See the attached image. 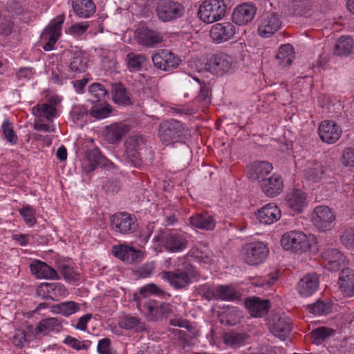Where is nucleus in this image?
I'll use <instances>...</instances> for the list:
<instances>
[{
    "mask_svg": "<svg viewBox=\"0 0 354 354\" xmlns=\"http://www.w3.org/2000/svg\"><path fill=\"white\" fill-rule=\"evenodd\" d=\"M88 93L91 95L88 100L92 103L104 100L105 97L108 95V91L99 83L92 84L89 86Z\"/></svg>",
    "mask_w": 354,
    "mask_h": 354,
    "instance_id": "09e8293b",
    "label": "nucleus"
},
{
    "mask_svg": "<svg viewBox=\"0 0 354 354\" xmlns=\"http://www.w3.org/2000/svg\"><path fill=\"white\" fill-rule=\"evenodd\" d=\"M2 134L8 142L15 145L18 142V136L14 131L13 124L8 119L3 121L1 126Z\"/></svg>",
    "mask_w": 354,
    "mask_h": 354,
    "instance_id": "de8ad7c7",
    "label": "nucleus"
},
{
    "mask_svg": "<svg viewBox=\"0 0 354 354\" xmlns=\"http://www.w3.org/2000/svg\"><path fill=\"white\" fill-rule=\"evenodd\" d=\"M245 306L252 317H258L266 315L270 308L269 301L259 297L248 298Z\"/></svg>",
    "mask_w": 354,
    "mask_h": 354,
    "instance_id": "7c9ffc66",
    "label": "nucleus"
},
{
    "mask_svg": "<svg viewBox=\"0 0 354 354\" xmlns=\"http://www.w3.org/2000/svg\"><path fill=\"white\" fill-rule=\"evenodd\" d=\"M129 130V128L126 124L114 123L105 128L104 137L109 143L116 144L121 141Z\"/></svg>",
    "mask_w": 354,
    "mask_h": 354,
    "instance_id": "c756f323",
    "label": "nucleus"
},
{
    "mask_svg": "<svg viewBox=\"0 0 354 354\" xmlns=\"http://www.w3.org/2000/svg\"><path fill=\"white\" fill-rule=\"evenodd\" d=\"M245 339L246 335L245 334L233 331L226 333L223 336L224 343L233 348L240 347L244 344Z\"/></svg>",
    "mask_w": 354,
    "mask_h": 354,
    "instance_id": "8fccbe9b",
    "label": "nucleus"
},
{
    "mask_svg": "<svg viewBox=\"0 0 354 354\" xmlns=\"http://www.w3.org/2000/svg\"><path fill=\"white\" fill-rule=\"evenodd\" d=\"M353 47V40L351 37L342 36L337 40L335 48L334 53L339 56L350 54Z\"/></svg>",
    "mask_w": 354,
    "mask_h": 354,
    "instance_id": "37998d69",
    "label": "nucleus"
},
{
    "mask_svg": "<svg viewBox=\"0 0 354 354\" xmlns=\"http://www.w3.org/2000/svg\"><path fill=\"white\" fill-rule=\"evenodd\" d=\"M156 68L164 71H170L178 67L180 57L168 49H160L151 57Z\"/></svg>",
    "mask_w": 354,
    "mask_h": 354,
    "instance_id": "4468645a",
    "label": "nucleus"
},
{
    "mask_svg": "<svg viewBox=\"0 0 354 354\" xmlns=\"http://www.w3.org/2000/svg\"><path fill=\"white\" fill-rule=\"evenodd\" d=\"M63 342L76 351L86 350L88 348V346L83 342L70 335H67Z\"/></svg>",
    "mask_w": 354,
    "mask_h": 354,
    "instance_id": "0e129e2a",
    "label": "nucleus"
},
{
    "mask_svg": "<svg viewBox=\"0 0 354 354\" xmlns=\"http://www.w3.org/2000/svg\"><path fill=\"white\" fill-rule=\"evenodd\" d=\"M342 163L345 167H354V147H347L344 150Z\"/></svg>",
    "mask_w": 354,
    "mask_h": 354,
    "instance_id": "e2e57ef3",
    "label": "nucleus"
},
{
    "mask_svg": "<svg viewBox=\"0 0 354 354\" xmlns=\"http://www.w3.org/2000/svg\"><path fill=\"white\" fill-rule=\"evenodd\" d=\"M254 6L243 3L237 6L232 14L233 22L239 26L245 25L250 22L256 15Z\"/></svg>",
    "mask_w": 354,
    "mask_h": 354,
    "instance_id": "b1692460",
    "label": "nucleus"
},
{
    "mask_svg": "<svg viewBox=\"0 0 354 354\" xmlns=\"http://www.w3.org/2000/svg\"><path fill=\"white\" fill-rule=\"evenodd\" d=\"M62 327V323L58 318L49 317L41 320L34 330L35 335H46L49 333L59 330Z\"/></svg>",
    "mask_w": 354,
    "mask_h": 354,
    "instance_id": "c9c22d12",
    "label": "nucleus"
},
{
    "mask_svg": "<svg viewBox=\"0 0 354 354\" xmlns=\"http://www.w3.org/2000/svg\"><path fill=\"white\" fill-rule=\"evenodd\" d=\"M225 12L223 0H205L199 6L198 16L204 23L211 24L221 19Z\"/></svg>",
    "mask_w": 354,
    "mask_h": 354,
    "instance_id": "20e7f679",
    "label": "nucleus"
},
{
    "mask_svg": "<svg viewBox=\"0 0 354 354\" xmlns=\"http://www.w3.org/2000/svg\"><path fill=\"white\" fill-rule=\"evenodd\" d=\"M281 244L286 250L304 253L310 248L311 241L310 237L302 231L290 230L283 234Z\"/></svg>",
    "mask_w": 354,
    "mask_h": 354,
    "instance_id": "7ed1b4c3",
    "label": "nucleus"
},
{
    "mask_svg": "<svg viewBox=\"0 0 354 354\" xmlns=\"http://www.w3.org/2000/svg\"><path fill=\"white\" fill-rule=\"evenodd\" d=\"M93 104L89 111V113L93 118L98 120L104 119L109 117L112 112L111 106L105 100Z\"/></svg>",
    "mask_w": 354,
    "mask_h": 354,
    "instance_id": "a19ab883",
    "label": "nucleus"
},
{
    "mask_svg": "<svg viewBox=\"0 0 354 354\" xmlns=\"http://www.w3.org/2000/svg\"><path fill=\"white\" fill-rule=\"evenodd\" d=\"M137 308L149 320L153 321L171 312L169 304L160 302L150 298H134Z\"/></svg>",
    "mask_w": 354,
    "mask_h": 354,
    "instance_id": "f03ea898",
    "label": "nucleus"
},
{
    "mask_svg": "<svg viewBox=\"0 0 354 354\" xmlns=\"http://www.w3.org/2000/svg\"><path fill=\"white\" fill-rule=\"evenodd\" d=\"M270 330L275 337L285 340L292 330L290 320L287 317H279L273 321Z\"/></svg>",
    "mask_w": 354,
    "mask_h": 354,
    "instance_id": "72a5a7b5",
    "label": "nucleus"
},
{
    "mask_svg": "<svg viewBox=\"0 0 354 354\" xmlns=\"http://www.w3.org/2000/svg\"><path fill=\"white\" fill-rule=\"evenodd\" d=\"M38 296L44 299L58 300L68 295V290L61 283H42L36 290Z\"/></svg>",
    "mask_w": 354,
    "mask_h": 354,
    "instance_id": "dca6fc26",
    "label": "nucleus"
},
{
    "mask_svg": "<svg viewBox=\"0 0 354 354\" xmlns=\"http://www.w3.org/2000/svg\"><path fill=\"white\" fill-rule=\"evenodd\" d=\"M97 350L100 354H113L111 348V340L109 338L100 339Z\"/></svg>",
    "mask_w": 354,
    "mask_h": 354,
    "instance_id": "338daca9",
    "label": "nucleus"
},
{
    "mask_svg": "<svg viewBox=\"0 0 354 354\" xmlns=\"http://www.w3.org/2000/svg\"><path fill=\"white\" fill-rule=\"evenodd\" d=\"M80 309V304L73 301H63L52 306L53 313L60 314L66 317L76 313Z\"/></svg>",
    "mask_w": 354,
    "mask_h": 354,
    "instance_id": "ea45409f",
    "label": "nucleus"
},
{
    "mask_svg": "<svg viewBox=\"0 0 354 354\" xmlns=\"http://www.w3.org/2000/svg\"><path fill=\"white\" fill-rule=\"evenodd\" d=\"M112 229L122 234H130L138 228V223L135 216L127 212H119L111 217Z\"/></svg>",
    "mask_w": 354,
    "mask_h": 354,
    "instance_id": "9d476101",
    "label": "nucleus"
},
{
    "mask_svg": "<svg viewBox=\"0 0 354 354\" xmlns=\"http://www.w3.org/2000/svg\"><path fill=\"white\" fill-rule=\"evenodd\" d=\"M236 32V28L233 23L218 22L211 26L209 37L214 44H221L232 39Z\"/></svg>",
    "mask_w": 354,
    "mask_h": 354,
    "instance_id": "ddd939ff",
    "label": "nucleus"
},
{
    "mask_svg": "<svg viewBox=\"0 0 354 354\" xmlns=\"http://www.w3.org/2000/svg\"><path fill=\"white\" fill-rule=\"evenodd\" d=\"M335 220V216L328 206L319 205L313 210L312 222L319 231L330 230L334 225Z\"/></svg>",
    "mask_w": 354,
    "mask_h": 354,
    "instance_id": "f8f14e48",
    "label": "nucleus"
},
{
    "mask_svg": "<svg viewBox=\"0 0 354 354\" xmlns=\"http://www.w3.org/2000/svg\"><path fill=\"white\" fill-rule=\"evenodd\" d=\"M268 253L269 250L265 243L255 241L244 244L241 248V256L245 263L256 266L263 263Z\"/></svg>",
    "mask_w": 354,
    "mask_h": 354,
    "instance_id": "423d86ee",
    "label": "nucleus"
},
{
    "mask_svg": "<svg viewBox=\"0 0 354 354\" xmlns=\"http://www.w3.org/2000/svg\"><path fill=\"white\" fill-rule=\"evenodd\" d=\"M185 12L183 6L171 0H160L156 8L158 19L164 22L172 21L182 17Z\"/></svg>",
    "mask_w": 354,
    "mask_h": 354,
    "instance_id": "1a4fd4ad",
    "label": "nucleus"
},
{
    "mask_svg": "<svg viewBox=\"0 0 354 354\" xmlns=\"http://www.w3.org/2000/svg\"><path fill=\"white\" fill-rule=\"evenodd\" d=\"M64 21L63 16L54 19L42 32L41 41L44 43V50L50 51L55 48V44L62 34V26Z\"/></svg>",
    "mask_w": 354,
    "mask_h": 354,
    "instance_id": "9b49d317",
    "label": "nucleus"
},
{
    "mask_svg": "<svg viewBox=\"0 0 354 354\" xmlns=\"http://www.w3.org/2000/svg\"><path fill=\"white\" fill-rule=\"evenodd\" d=\"M32 113L37 117H44L49 120L57 117V109L54 106L42 103L32 107Z\"/></svg>",
    "mask_w": 354,
    "mask_h": 354,
    "instance_id": "c03bdc74",
    "label": "nucleus"
},
{
    "mask_svg": "<svg viewBox=\"0 0 354 354\" xmlns=\"http://www.w3.org/2000/svg\"><path fill=\"white\" fill-rule=\"evenodd\" d=\"M235 67L233 57L223 52L214 54L208 62L209 71L217 76L232 73Z\"/></svg>",
    "mask_w": 354,
    "mask_h": 354,
    "instance_id": "0eeeda50",
    "label": "nucleus"
},
{
    "mask_svg": "<svg viewBox=\"0 0 354 354\" xmlns=\"http://www.w3.org/2000/svg\"><path fill=\"white\" fill-rule=\"evenodd\" d=\"M185 130V125L183 122L172 119L160 123L158 136L165 145H169L178 142L183 138Z\"/></svg>",
    "mask_w": 354,
    "mask_h": 354,
    "instance_id": "39448f33",
    "label": "nucleus"
},
{
    "mask_svg": "<svg viewBox=\"0 0 354 354\" xmlns=\"http://www.w3.org/2000/svg\"><path fill=\"white\" fill-rule=\"evenodd\" d=\"M272 169V164L268 161H254L247 166L246 174L250 180L257 181L261 184Z\"/></svg>",
    "mask_w": 354,
    "mask_h": 354,
    "instance_id": "6ab92c4d",
    "label": "nucleus"
},
{
    "mask_svg": "<svg viewBox=\"0 0 354 354\" xmlns=\"http://www.w3.org/2000/svg\"><path fill=\"white\" fill-rule=\"evenodd\" d=\"M159 239L155 237L154 240ZM160 244L169 252H180L187 248V234L182 232L170 230L163 233L160 237Z\"/></svg>",
    "mask_w": 354,
    "mask_h": 354,
    "instance_id": "6e6552de",
    "label": "nucleus"
},
{
    "mask_svg": "<svg viewBox=\"0 0 354 354\" xmlns=\"http://www.w3.org/2000/svg\"><path fill=\"white\" fill-rule=\"evenodd\" d=\"M113 100L120 105L128 106L131 104V97L126 88L121 83L115 84L113 90Z\"/></svg>",
    "mask_w": 354,
    "mask_h": 354,
    "instance_id": "79ce46f5",
    "label": "nucleus"
},
{
    "mask_svg": "<svg viewBox=\"0 0 354 354\" xmlns=\"http://www.w3.org/2000/svg\"><path fill=\"white\" fill-rule=\"evenodd\" d=\"M342 243L348 248H354V231L346 230L341 237Z\"/></svg>",
    "mask_w": 354,
    "mask_h": 354,
    "instance_id": "774afa93",
    "label": "nucleus"
},
{
    "mask_svg": "<svg viewBox=\"0 0 354 354\" xmlns=\"http://www.w3.org/2000/svg\"><path fill=\"white\" fill-rule=\"evenodd\" d=\"M139 82L142 84V91L147 96H150L156 93V87L153 77L142 75Z\"/></svg>",
    "mask_w": 354,
    "mask_h": 354,
    "instance_id": "052dcab7",
    "label": "nucleus"
},
{
    "mask_svg": "<svg viewBox=\"0 0 354 354\" xmlns=\"http://www.w3.org/2000/svg\"><path fill=\"white\" fill-rule=\"evenodd\" d=\"M127 158L135 166L141 165V151L145 148L146 140L143 136H130L125 142Z\"/></svg>",
    "mask_w": 354,
    "mask_h": 354,
    "instance_id": "2eb2a0df",
    "label": "nucleus"
},
{
    "mask_svg": "<svg viewBox=\"0 0 354 354\" xmlns=\"http://www.w3.org/2000/svg\"><path fill=\"white\" fill-rule=\"evenodd\" d=\"M331 310V305L328 302L317 301L309 306V312L316 316H320L329 313Z\"/></svg>",
    "mask_w": 354,
    "mask_h": 354,
    "instance_id": "bf43d9fd",
    "label": "nucleus"
},
{
    "mask_svg": "<svg viewBox=\"0 0 354 354\" xmlns=\"http://www.w3.org/2000/svg\"><path fill=\"white\" fill-rule=\"evenodd\" d=\"M277 278L274 276L268 275L266 277H259L256 279L252 284L257 287H261L264 289L269 288L276 281Z\"/></svg>",
    "mask_w": 354,
    "mask_h": 354,
    "instance_id": "69168bd1",
    "label": "nucleus"
},
{
    "mask_svg": "<svg viewBox=\"0 0 354 354\" xmlns=\"http://www.w3.org/2000/svg\"><path fill=\"white\" fill-rule=\"evenodd\" d=\"M120 328L126 330H136L142 331L145 330V324L140 319L134 316L126 315L119 322Z\"/></svg>",
    "mask_w": 354,
    "mask_h": 354,
    "instance_id": "a18cd8bd",
    "label": "nucleus"
},
{
    "mask_svg": "<svg viewBox=\"0 0 354 354\" xmlns=\"http://www.w3.org/2000/svg\"><path fill=\"white\" fill-rule=\"evenodd\" d=\"M164 293L163 290L155 283H148L140 288L139 295L134 298H149L150 295H161Z\"/></svg>",
    "mask_w": 354,
    "mask_h": 354,
    "instance_id": "6e6d98bb",
    "label": "nucleus"
},
{
    "mask_svg": "<svg viewBox=\"0 0 354 354\" xmlns=\"http://www.w3.org/2000/svg\"><path fill=\"white\" fill-rule=\"evenodd\" d=\"M281 210L274 203H270L260 208L257 216L260 223L270 225L281 218Z\"/></svg>",
    "mask_w": 354,
    "mask_h": 354,
    "instance_id": "393cba45",
    "label": "nucleus"
},
{
    "mask_svg": "<svg viewBox=\"0 0 354 354\" xmlns=\"http://www.w3.org/2000/svg\"><path fill=\"white\" fill-rule=\"evenodd\" d=\"M196 291L198 295L207 301L216 299V286H211L209 283H204L199 285L196 288Z\"/></svg>",
    "mask_w": 354,
    "mask_h": 354,
    "instance_id": "13d9d810",
    "label": "nucleus"
},
{
    "mask_svg": "<svg viewBox=\"0 0 354 354\" xmlns=\"http://www.w3.org/2000/svg\"><path fill=\"white\" fill-rule=\"evenodd\" d=\"M105 158L97 148L87 150L84 160V169L86 172L95 170L97 167L105 165Z\"/></svg>",
    "mask_w": 354,
    "mask_h": 354,
    "instance_id": "473e14b6",
    "label": "nucleus"
},
{
    "mask_svg": "<svg viewBox=\"0 0 354 354\" xmlns=\"http://www.w3.org/2000/svg\"><path fill=\"white\" fill-rule=\"evenodd\" d=\"M173 271H162L161 278L168 282L176 290L186 288L198 277L194 266L189 262L187 256L178 257L174 261Z\"/></svg>",
    "mask_w": 354,
    "mask_h": 354,
    "instance_id": "f257e3e1",
    "label": "nucleus"
},
{
    "mask_svg": "<svg viewBox=\"0 0 354 354\" xmlns=\"http://www.w3.org/2000/svg\"><path fill=\"white\" fill-rule=\"evenodd\" d=\"M136 39L140 45L147 48H153L163 41L160 33L144 28L138 29L136 31Z\"/></svg>",
    "mask_w": 354,
    "mask_h": 354,
    "instance_id": "bb28decb",
    "label": "nucleus"
},
{
    "mask_svg": "<svg viewBox=\"0 0 354 354\" xmlns=\"http://www.w3.org/2000/svg\"><path fill=\"white\" fill-rule=\"evenodd\" d=\"M59 270L63 278L70 282H75L80 279V273L71 266L63 263L59 266Z\"/></svg>",
    "mask_w": 354,
    "mask_h": 354,
    "instance_id": "5fc2aeb1",
    "label": "nucleus"
},
{
    "mask_svg": "<svg viewBox=\"0 0 354 354\" xmlns=\"http://www.w3.org/2000/svg\"><path fill=\"white\" fill-rule=\"evenodd\" d=\"M338 285L344 296H354V270L351 268L343 269L339 273Z\"/></svg>",
    "mask_w": 354,
    "mask_h": 354,
    "instance_id": "2f4dec72",
    "label": "nucleus"
},
{
    "mask_svg": "<svg viewBox=\"0 0 354 354\" xmlns=\"http://www.w3.org/2000/svg\"><path fill=\"white\" fill-rule=\"evenodd\" d=\"M318 133L323 142L333 144L339 139L342 130L334 121L324 120L320 123Z\"/></svg>",
    "mask_w": 354,
    "mask_h": 354,
    "instance_id": "aec40b11",
    "label": "nucleus"
},
{
    "mask_svg": "<svg viewBox=\"0 0 354 354\" xmlns=\"http://www.w3.org/2000/svg\"><path fill=\"white\" fill-rule=\"evenodd\" d=\"M287 205L295 213H301L308 205L307 194L301 189H294L287 195Z\"/></svg>",
    "mask_w": 354,
    "mask_h": 354,
    "instance_id": "a878e982",
    "label": "nucleus"
},
{
    "mask_svg": "<svg viewBox=\"0 0 354 354\" xmlns=\"http://www.w3.org/2000/svg\"><path fill=\"white\" fill-rule=\"evenodd\" d=\"M30 271L37 279H59L57 271L46 263L36 260L30 266Z\"/></svg>",
    "mask_w": 354,
    "mask_h": 354,
    "instance_id": "cd10ccee",
    "label": "nucleus"
},
{
    "mask_svg": "<svg viewBox=\"0 0 354 354\" xmlns=\"http://www.w3.org/2000/svg\"><path fill=\"white\" fill-rule=\"evenodd\" d=\"M294 49L290 44L281 45L276 55V58L283 66H289L292 62Z\"/></svg>",
    "mask_w": 354,
    "mask_h": 354,
    "instance_id": "49530a36",
    "label": "nucleus"
},
{
    "mask_svg": "<svg viewBox=\"0 0 354 354\" xmlns=\"http://www.w3.org/2000/svg\"><path fill=\"white\" fill-rule=\"evenodd\" d=\"M322 258L324 261V268L337 272L346 263V257L336 248H329L322 252Z\"/></svg>",
    "mask_w": 354,
    "mask_h": 354,
    "instance_id": "f3484780",
    "label": "nucleus"
},
{
    "mask_svg": "<svg viewBox=\"0 0 354 354\" xmlns=\"http://www.w3.org/2000/svg\"><path fill=\"white\" fill-rule=\"evenodd\" d=\"M189 221L192 227L203 230H212L216 223L214 216L208 212L192 215Z\"/></svg>",
    "mask_w": 354,
    "mask_h": 354,
    "instance_id": "c85d7f7f",
    "label": "nucleus"
},
{
    "mask_svg": "<svg viewBox=\"0 0 354 354\" xmlns=\"http://www.w3.org/2000/svg\"><path fill=\"white\" fill-rule=\"evenodd\" d=\"M260 186L263 192L267 196L274 197L282 192L283 189V180L279 174H273L269 178L263 180Z\"/></svg>",
    "mask_w": 354,
    "mask_h": 354,
    "instance_id": "4be33fe9",
    "label": "nucleus"
},
{
    "mask_svg": "<svg viewBox=\"0 0 354 354\" xmlns=\"http://www.w3.org/2000/svg\"><path fill=\"white\" fill-rule=\"evenodd\" d=\"M87 64L88 59L82 52L75 53L70 63V69L76 73L84 72Z\"/></svg>",
    "mask_w": 354,
    "mask_h": 354,
    "instance_id": "3c124183",
    "label": "nucleus"
},
{
    "mask_svg": "<svg viewBox=\"0 0 354 354\" xmlns=\"http://www.w3.org/2000/svg\"><path fill=\"white\" fill-rule=\"evenodd\" d=\"M304 178L313 183H318L324 177V169L319 162H308L304 171Z\"/></svg>",
    "mask_w": 354,
    "mask_h": 354,
    "instance_id": "e433bc0d",
    "label": "nucleus"
},
{
    "mask_svg": "<svg viewBox=\"0 0 354 354\" xmlns=\"http://www.w3.org/2000/svg\"><path fill=\"white\" fill-rule=\"evenodd\" d=\"M216 296L217 300L235 301L241 299V294L233 286L220 285L216 286Z\"/></svg>",
    "mask_w": 354,
    "mask_h": 354,
    "instance_id": "4c0bfd02",
    "label": "nucleus"
},
{
    "mask_svg": "<svg viewBox=\"0 0 354 354\" xmlns=\"http://www.w3.org/2000/svg\"><path fill=\"white\" fill-rule=\"evenodd\" d=\"M18 212L28 227H32L37 223L36 210L30 205H24Z\"/></svg>",
    "mask_w": 354,
    "mask_h": 354,
    "instance_id": "603ef678",
    "label": "nucleus"
},
{
    "mask_svg": "<svg viewBox=\"0 0 354 354\" xmlns=\"http://www.w3.org/2000/svg\"><path fill=\"white\" fill-rule=\"evenodd\" d=\"M282 26V21L275 13L266 14L261 19L258 26L259 35L268 38L275 34Z\"/></svg>",
    "mask_w": 354,
    "mask_h": 354,
    "instance_id": "a211bd4d",
    "label": "nucleus"
},
{
    "mask_svg": "<svg viewBox=\"0 0 354 354\" xmlns=\"http://www.w3.org/2000/svg\"><path fill=\"white\" fill-rule=\"evenodd\" d=\"M125 62L130 72L139 71L148 62L147 57L143 54L129 53L127 55Z\"/></svg>",
    "mask_w": 354,
    "mask_h": 354,
    "instance_id": "58836bf2",
    "label": "nucleus"
},
{
    "mask_svg": "<svg viewBox=\"0 0 354 354\" xmlns=\"http://www.w3.org/2000/svg\"><path fill=\"white\" fill-rule=\"evenodd\" d=\"M70 115L75 124L82 123L85 121V118L88 115L87 108L81 104L73 105Z\"/></svg>",
    "mask_w": 354,
    "mask_h": 354,
    "instance_id": "4d7b16f0",
    "label": "nucleus"
},
{
    "mask_svg": "<svg viewBox=\"0 0 354 354\" xmlns=\"http://www.w3.org/2000/svg\"><path fill=\"white\" fill-rule=\"evenodd\" d=\"M195 257L205 264H210L212 262V253L205 245L203 248H197Z\"/></svg>",
    "mask_w": 354,
    "mask_h": 354,
    "instance_id": "680f3d73",
    "label": "nucleus"
},
{
    "mask_svg": "<svg viewBox=\"0 0 354 354\" xmlns=\"http://www.w3.org/2000/svg\"><path fill=\"white\" fill-rule=\"evenodd\" d=\"M75 14L82 18H88L95 12V5L92 0H70Z\"/></svg>",
    "mask_w": 354,
    "mask_h": 354,
    "instance_id": "f704fd0d",
    "label": "nucleus"
},
{
    "mask_svg": "<svg viewBox=\"0 0 354 354\" xmlns=\"http://www.w3.org/2000/svg\"><path fill=\"white\" fill-rule=\"evenodd\" d=\"M113 253L115 257L128 264L140 262L144 257L142 251L127 245L113 247Z\"/></svg>",
    "mask_w": 354,
    "mask_h": 354,
    "instance_id": "412c9836",
    "label": "nucleus"
},
{
    "mask_svg": "<svg viewBox=\"0 0 354 354\" xmlns=\"http://www.w3.org/2000/svg\"><path fill=\"white\" fill-rule=\"evenodd\" d=\"M319 277L317 274H308L299 280L297 286L298 293L304 297L313 295L318 289Z\"/></svg>",
    "mask_w": 354,
    "mask_h": 354,
    "instance_id": "5701e85b",
    "label": "nucleus"
},
{
    "mask_svg": "<svg viewBox=\"0 0 354 354\" xmlns=\"http://www.w3.org/2000/svg\"><path fill=\"white\" fill-rule=\"evenodd\" d=\"M334 333V330L326 326L318 327L310 332L313 342L317 344H320L326 338L333 336Z\"/></svg>",
    "mask_w": 354,
    "mask_h": 354,
    "instance_id": "864d4df0",
    "label": "nucleus"
}]
</instances>
